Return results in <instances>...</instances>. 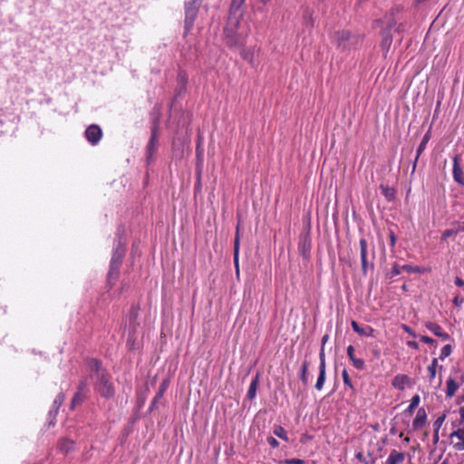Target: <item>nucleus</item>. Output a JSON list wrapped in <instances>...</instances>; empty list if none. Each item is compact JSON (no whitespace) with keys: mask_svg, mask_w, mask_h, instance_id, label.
Returning a JSON list of instances; mask_svg holds the SVG:
<instances>
[{"mask_svg":"<svg viewBox=\"0 0 464 464\" xmlns=\"http://www.w3.org/2000/svg\"><path fill=\"white\" fill-rule=\"evenodd\" d=\"M461 176H462V170H461V169L459 168V166L458 164L457 159H455L454 160V165H453V177H454V179L458 183H460V184L463 183V181L461 179Z\"/></svg>","mask_w":464,"mask_h":464,"instance_id":"22","label":"nucleus"},{"mask_svg":"<svg viewBox=\"0 0 464 464\" xmlns=\"http://www.w3.org/2000/svg\"><path fill=\"white\" fill-rule=\"evenodd\" d=\"M434 439H435V440H439V434L436 433V430H434Z\"/></svg>","mask_w":464,"mask_h":464,"instance_id":"48","label":"nucleus"},{"mask_svg":"<svg viewBox=\"0 0 464 464\" xmlns=\"http://www.w3.org/2000/svg\"><path fill=\"white\" fill-rule=\"evenodd\" d=\"M401 269L403 270V272H407V273H421L422 270L420 266H411V265H404L401 266Z\"/></svg>","mask_w":464,"mask_h":464,"instance_id":"27","label":"nucleus"},{"mask_svg":"<svg viewBox=\"0 0 464 464\" xmlns=\"http://www.w3.org/2000/svg\"><path fill=\"white\" fill-rule=\"evenodd\" d=\"M407 344H408V346H410V347H411V348H413L415 350H417L419 348L418 343L416 342H414V341H409L407 343Z\"/></svg>","mask_w":464,"mask_h":464,"instance_id":"43","label":"nucleus"},{"mask_svg":"<svg viewBox=\"0 0 464 464\" xmlns=\"http://www.w3.org/2000/svg\"><path fill=\"white\" fill-rule=\"evenodd\" d=\"M437 366H438V359L434 358L431 361V363L427 368V371L429 372V379L430 382H432L436 377Z\"/></svg>","mask_w":464,"mask_h":464,"instance_id":"19","label":"nucleus"},{"mask_svg":"<svg viewBox=\"0 0 464 464\" xmlns=\"http://www.w3.org/2000/svg\"><path fill=\"white\" fill-rule=\"evenodd\" d=\"M459 415H460L461 422H464V407H461L459 409Z\"/></svg>","mask_w":464,"mask_h":464,"instance_id":"47","label":"nucleus"},{"mask_svg":"<svg viewBox=\"0 0 464 464\" xmlns=\"http://www.w3.org/2000/svg\"><path fill=\"white\" fill-rule=\"evenodd\" d=\"M362 260V270L365 272L367 268V258L366 259H361Z\"/></svg>","mask_w":464,"mask_h":464,"instance_id":"46","label":"nucleus"},{"mask_svg":"<svg viewBox=\"0 0 464 464\" xmlns=\"http://www.w3.org/2000/svg\"><path fill=\"white\" fill-rule=\"evenodd\" d=\"M199 3L198 0H188L185 5V28L189 31L194 24L198 11Z\"/></svg>","mask_w":464,"mask_h":464,"instance_id":"3","label":"nucleus"},{"mask_svg":"<svg viewBox=\"0 0 464 464\" xmlns=\"http://www.w3.org/2000/svg\"><path fill=\"white\" fill-rule=\"evenodd\" d=\"M455 284L458 286H463L464 285V281L460 277H456Z\"/></svg>","mask_w":464,"mask_h":464,"instance_id":"44","label":"nucleus"},{"mask_svg":"<svg viewBox=\"0 0 464 464\" xmlns=\"http://www.w3.org/2000/svg\"><path fill=\"white\" fill-rule=\"evenodd\" d=\"M352 328L354 332L362 336H372L374 330L371 326L362 327L355 321H352L351 323Z\"/></svg>","mask_w":464,"mask_h":464,"instance_id":"14","label":"nucleus"},{"mask_svg":"<svg viewBox=\"0 0 464 464\" xmlns=\"http://www.w3.org/2000/svg\"><path fill=\"white\" fill-rule=\"evenodd\" d=\"M360 247H361V259L367 258V242L365 239L360 240Z\"/></svg>","mask_w":464,"mask_h":464,"instance_id":"28","label":"nucleus"},{"mask_svg":"<svg viewBox=\"0 0 464 464\" xmlns=\"http://www.w3.org/2000/svg\"><path fill=\"white\" fill-rule=\"evenodd\" d=\"M91 366L94 368L97 372V379H99V383L97 384V386L99 392L105 397L111 396L113 394V388L111 385V383H109L105 376L100 372V362L96 360H93L91 362Z\"/></svg>","mask_w":464,"mask_h":464,"instance_id":"2","label":"nucleus"},{"mask_svg":"<svg viewBox=\"0 0 464 464\" xmlns=\"http://www.w3.org/2000/svg\"><path fill=\"white\" fill-rule=\"evenodd\" d=\"M428 141H429V135L426 134L423 137L421 142L420 143V145L418 147V150H417L418 156L425 150Z\"/></svg>","mask_w":464,"mask_h":464,"instance_id":"30","label":"nucleus"},{"mask_svg":"<svg viewBox=\"0 0 464 464\" xmlns=\"http://www.w3.org/2000/svg\"><path fill=\"white\" fill-rule=\"evenodd\" d=\"M442 464H445V463H442Z\"/></svg>","mask_w":464,"mask_h":464,"instance_id":"53","label":"nucleus"},{"mask_svg":"<svg viewBox=\"0 0 464 464\" xmlns=\"http://www.w3.org/2000/svg\"><path fill=\"white\" fill-rule=\"evenodd\" d=\"M238 256H239V236H238V232H237V235L235 237V244H234V264H235V270H236L237 276L239 275Z\"/></svg>","mask_w":464,"mask_h":464,"instance_id":"16","label":"nucleus"},{"mask_svg":"<svg viewBox=\"0 0 464 464\" xmlns=\"http://www.w3.org/2000/svg\"><path fill=\"white\" fill-rule=\"evenodd\" d=\"M326 368L319 367V375L315 383V389L321 391L325 382Z\"/></svg>","mask_w":464,"mask_h":464,"instance_id":"18","label":"nucleus"},{"mask_svg":"<svg viewBox=\"0 0 464 464\" xmlns=\"http://www.w3.org/2000/svg\"><path fill=\"white\" fill-rule=\"evenodd\" d=\"M446 394L448 397H452L458 389L459 388V383L453 378H449L446 382Z\"/></svg>","mask_w":464,"mask_h":464,"instance_id":"15","label":"nucleus"},{"mask_svg":"<svg viewBox=\"0 0 464 464\" xmlns=\"http://www.w3.org/2000/svg\"><path fill=\"white\" fill-rule=\"evenodd\" d=\"M273 433L285 441H288L286 430L280 425H276L273 429Z\"/></svg>","mask_w":464,"mask_h":464,"instance_id":"20","label":"nucleus"},{"mask_svg":"<svg viewBox=\"0 0 464 464\" xmlns=\"http://www.w3.org/2000/svg\"><path fill=\"white\" fill-rule=\"evenodd\" d=\"M64 401V395L60 393L54 400L53 401V406L58 409L63 402Z\"/></svg>","mask_w":464,"mask_h":464,"instance_id":"36","label":"nucleus"},{"mask_svg":"<svg viewBox=\"0 0 464 464\" xmlns=\"http://www.w3.org/2000/svg\"><path fill=\"white\" fill-rule=\"evenodd\" d=\"M319 357H320V365H319V367L326 368L325 353H324V347H321Z\"/></svg>","mask_w":464,"mask_h":464,"instance_id":"35","label":"nucleus"},{"mask_svg":"<svg viewBox=\"0 0 464 464\" xmlns=\"http://www.w3.org/2000/svg\"><path fill=\"white\" fill-rule=\"evenodd\" d=\"M427 421V414L423 408L418 410L417 414L412 421V427L414 430L421 429Z\"/></svg>","mask_w":464,"mask_h":464,"instance_id":"8","label":"nucleus"},{"mask_svg":"<svg viewBox=\"0 0 464 464\" xmlns=\"http://www.w3.org/2000/svg\"><path fill=\"white\" fill-rule=\"evenodd\" d=\"M450 443L457 451L464 450V421L450 434Z\"/></svg>","mask_w":464,"mask_h":464,"instance_id":"5","label":"nucleus"},{"mask_svg":"<svg viewBox=\"0 0 464 464\" xmlns=\"http://www.w3.org/2000/svg\"><path fill=\"white\" fill-rule=\"evenodd\" d=\"M410 382V378L405 374H398L392 380V386L399 390L403 391L407 384Z\"/></svg>","mask_w":464,"mask_h":464,"instance_id":"9","label":"nucleus"},{"mask_svg":"<svg viewBox=\"0 0 464 464\" xmlns=\"http://www.w3.org/2000/svg\"><path fill=\"white\" fill-rule=\"evenodd\" d=\"M308 366H309V363L308 362H303V365H302V371H301V381L306 384L308 382V377H307V372H308Z\"/></svg>","mask_w":464,"mask_h":464,"instance_id":"24","label":"nucleus"},{"mask_svg":"<svg viewBox=\"0 0 464 464\" xmlns=\"http://www.w3.org/2000/svg\"><path fill=\"white\" fill-rule=\"evenodd\" d=\"M270 0H261L262 3L264 4H266L267 2H269Z\"/></svg>","mask_w":464,"mask_h":464,"instance_id":"50","label":"nucleus"},{"mask_svg":"<svg viewBox=\"0 0 464 464\" xmlns=\"http://www.w3.org/2000/svg\"><path fill=\"white\" fill-rule=\"evenodd\" d=\"M125 249L121 242H119L118 246L116 247L113 256L111 257V269L109 272V279H111L112 277H115L117 275V269L119 268V266L121 262V259L124 256Z\"/></svg>","mask_w":464,"mask_h":464,"instance_id":"4","label":"nucleus"},{"mask_svg":"<svg viewBox=\"0 0 464 464\" xmlns=\"http://www.w3.org/2000/svg\"><path fill=\"white\" fill-rule=\"evenodd\" d=\"M460 230V228L459 229H447L443 232L442 236H441V239L442 240H446L447 238H449L450 237H452V236H455L457 235Z\"/></svg>","mask_w":464,"mask_h":464,"instance_id":"29","label":"nucleus"},{"mask_svg":"<svg viewBox=\"0 0 464 464\" xmlns=\"http://www.w3.org/2000/svg\"><path fill=\"white\" fill-rule=\"evenodd\" d=\"M244 59H248V57L246 54H243Z\"/></svg>","mask_w":464,"mask_h":464,"instance_id":"52","label":"nucleus"},{"mask_svg":"<svg viewBox=\"0 0 464 464\" xmlns=\"http://www.w3.org/2000/svg\"><path fill=\"white\" fill-rule=\"evenodd\" d=\"M451 353V346L450 345H445L442 347L440 351V359L443 360L446 357H448Z\"/></svg>","mask_w":464,"mask_h":464,"instance_id":"32","label":"nucleus"},{"mask_svg":"<svg viewBox=\"0 0 464 464\" xmlns=\"http://www.w3.org/2000/svg\"><path fill=\"white\" fill-rule=\"evenodd\" d=\"M453 303L457 306H461L464 303V299H463V297H461L459 295H456L453 299Z\"/></svg>","mask_w":464,"mask_h":464,"instance_id":"39","label":"nucleus"},{"mask_svg":"<svg viewBox=\"0 0 464 464\" xmlns=\"http://www.w3.org/2000/svg\"><path fill=\"white\" fill-rule=\"evenodd\" d=\"M405 455L403 452L397 451L396 450H392L384 464H401L404 461Z\"/></svg>","mask_w":464,"mask_h":464,"instance_id":"10","label":"nucleus"},{"mask_svg":"<svg viewBox=\"0 0 464 464\" xmlns=\"http://www.w3.org/2000/svg\"><path fill=\"white\" fill-rule=\"evenodd\" d=\"M460 230L464 231V223H463V226L460 227Z\"/></svg>","mask_w":464,"mask_h":464,"instance_id":"51","label":"nucleus"},{"mask_svg":"<svg viewBox=\"0 0 464 464\" xmlns=\"http://www.w3.org/2000/svg\"><path fill=\"white\" fill-rule=\"evenodd\" d=\"M403 328L406 332L411 333V330L408 326L404 325Z\"/></svg>","mask_w":464,"mask_h":464,"instance_id":"49","label":"nucleus"},{"mask_svg":"<svg viewBox=\"0 0 464 464\" xmlns=\"http://www.w3.org/2000/svg\"><path fill=\"white\" fill-rule=\"evenodd\" d=\"M257 377H256L254 380H252L248 391H247V397L249 400H253L256 397V390H257Z\"/></svg>","mask_w":464,"mask_h":464,"instance_id":"21","label":"nucleus"},{"mask_svg":"<svg viewBox=\"0 0 464 464\" xmlns=\"http://www.w3.org/2000/svg\"><path fill=\"white\" fill-rule=\"evenodd\" d=\"M285 464H304V461L301 459H287L284 460Z\"/></svg>","mask_w":464,"mask_h":464,"instance_id":"37","label":"nucleus"},{"mask_svg":"<svg viewBox=\"0 0 464 464\" xmlns=\"http://www.w3.org/2000/svg\"><path fill=\"white\" fill-rule=\"evenodd\" d=\"M347 355L351 362H353V365L358 369L362 370L364 368V361L362 359L356 358L354 355V348L353 345H349L347 347Z\"/></svg>","mask_w":464,"mask_h":464,"instance_id":"11","label":"nucleus"},{"mask_svg":"<svg viewBox=\"0 0 464 464\" xmlns=\"http://www.w3.org/2000/svg\"><path fill=\"white\" fill-rule=\"evenodd\" d=\"M342 377H343L344 384L349 386L350 388H353L352 381L350 380L348 372L345 369H343L342 372Z\"/></svg>","mask_w":464,"mask_h":464,"instance_id":"33","label":"nucleus"},{"mask_svg":"<svg viewBox=\"0 0 464 464\" xmlns=\"http://www.w3.org/2000/svg\"><path fill=\"white\" fill-rule=\"evenodd\" d=\"M392 37L387 33H382V40L381 43V47L384 53H387L392 45Z\"/></svg>","mask_w":464,"mask_h":464,"instance_id":"17","label":"nucleus"},{"mask_svg":"<svg viewBox=\"0 0 464 464\" xmlns=\"http://www.w3.org/2000/svg\"><path fill=\"white\" fill-rule=\"evenodd\" d=\"M356 458H357L358 459H360V460L362 462V464H368L367 460L363 458V455H362V452H358V453L356 454Z\"/></svg>","mask_w":464,"mask_h":464,"instance_id":"42","label":"nucleus"},{"mask_svg":"<svg viewBox=\"0 0 464 464\" xmlns=\"http://www.w3.org/2000/svg\"><path fill=\"white\" fill-rule=\"evenodd\" d=\"M335 41L339 47L349 49L357 43L358 39L353 36L349 32L342 31L336 34Z\"/></svg>","mask_w":464,"mask_h":464,"instance_id":"6","label":"nucleus"},{"mask_svg":"<svg viewBox=\"0 0 464 464\" xmlns=\"http://www.w3.org/2000/svg\"><path fill=\"white\" fill-rule=\"evenodd\" d=\"M73 448V442L69 440H63L60 442V450L64 452H69Z\"/></svg>","mask_w":464,"mask_h":464,"instance_id":"25","label":"nucleus"},{"mask_svg":"<svg viewBox=\"0 0 464 464\" xmlns=\"http://www.w3.org/2000/svg\"><path fill=\"white\" fill-rule=\"evenodd\" d=\"M158 146V137L156 130H153L152 135L150 139L149 144L147 146V159L150 160L152 158L153 153L156 151Z\"/></svg>","mask_w":464,"mask_h":464,"instance_id":"13","label":"nucleus"},{"mask_svg":"<svg viewBox=\"0 0 464 464\" xmlns=\"http://www.w3.org/2000/svg\"><path fill=\"white\" fill-rule=\"evenodd\" d=\"M328 339H329L328 334H325V335L323 336V338H322V347L324 348V345L327 343Z\"/></svg>","mask_w":464,"mask_h":464,"instance_id":"45","label":"nucleus"},{"mask_svg":"<svg viewBox=\"0 0 464 464\" xmlns=\"http://www.w3.org/2000/svg\"><path fill=\"white\" fill-rule=\"evenodd\" d=\"M426 327L433 334H435L436 336H438L443 340H448L450 338V335L447 333L443 332L442 328L437 324L430 322V323L426 324Z\"/></svg>","mask_w":464,"mask_h":464,"instance_id":"12","label":"nucleus"},{"mask_svg":"<svg viewBox=\"0 0 464 464\" xmlns=\"http://www.w3.org/2000/svg\"><path fill=\"white\" fill-rule=\"evenodd\" d=\"M267 442L272 448H277L279 446V442L274 437H268Z\"/></svg>","mask_w":464,"mask_h":464,"instance_id":"38","label":"nucleus"},{"mask_svg":"<svg viewBox=\"0 0 464 464\" xmlns=\"http://www.w3.org/2000/svg\"><path fill=\"white\" fill-rule=\"evenodd\" d=\"M244 3L245 0H232L231 2L228 20L224 29L226 43L230 47L241 46L250 32L249 26L240 22L243 16L241 8Z\"/></svg>","mask_w":464,"mask_h":464,"instance_id":"1","label":"nucleus"},{"mask_svg":"<svg viewBox=\"0 0 464 464\" xmlns=\"http://www.w3.org/2000/svg\"><path fill=\"white\" fill-rule=\"evenodd\" d=\"M299 250L304 256H306L310 251V245L306 238L299 243Z\"/></svg>","mask_w":464,"mask_h":464,"instance_id":"23","label":"nucleus"},{"mask_svg":"<svg viewBox=\"0 0 464 464\" xmlns=\"http://www.w3.org/2000/svg\"><path fill=\"white\" fill-rule=\"evenodd\" d=\"M401 272H403V270L401 269V266L395 264V265H393V266L391 270L390 276L394 277V276L400 275Z\"/></svg>","mask_w":464,"mask_h":464,"instance_id":"34","label":"nucleus"},{"mask_svg":"<svg viewBox=\"0 0 464 464\" xmlns=\"http://www.w3.org/2000/svg\"><path fill=\"white\" fill-rule=\"evenodd\" d=\"M420 340L428 344H432L434 343V340L429 336H421Z\"/></svg>","mask_w":464,"mask_h":464,"instance_id":"40","label":"nucleus"},{"mask_svg":"<svg viewBox=\"0 0 464 464\" xmlns=\"http://www.w3.org/2000/svg\"><path fill=\"white\" fill-rule=\"evenodd\" d=\"M102 130L97 125H91L85 130V136L92 145L97 144L102 138Z\"/></svg>","mask_w":464,"mask_h":464,"instance_id":"7","label":"nucleus"},{"mask_svg":"<svg viewBox=\"0 0 464 464\" xmlns=\"http://www.w3.org/2000/svg\"><path fill=\"white\" fill-rule=\"evenodd\" d=\"M420 399L419 395H414L411 400V403L407 409V411L411 413L420 404Z\"/></svg>","mask_w":464,"mask_h":464,"instance_id":"26","label":"nucleus"},{"mask_svg":"<svg viewBox=\"0 0 464 464\" xmlns=\"http://www.w3.org/2000/svg\"><path fill=\"white\" fill-rule=\"evenodd\" d=\"M81 401H82V397L80 396V394L79 393L75 394L73 399H72V407L74 405H76L77 403H79Z\"/></svg>","mask_w":464,"mask_h":464,"instance_id":"41","label":"nucleus"},{"mask_svg":"<svg viewBox=\"0 0 464 464\" xmlns=\"http://www.w3.org/2000/svg\"><path fill=\"white\" fill-rule=\"evenodd\" d=\"M445 419H446V415L443 414L442 416H440L439 418H437V420H435L434 428L436 430V433H439V430L440 429L441 425L445 421Z\"/></svg>","mask_w":464,"mask_h":464,"instance_id":"31","label":"nucleus"}]
</instances>
